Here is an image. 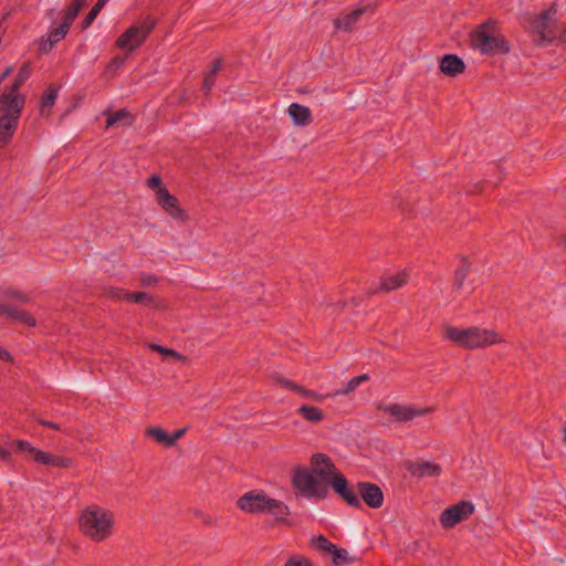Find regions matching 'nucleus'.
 <instances>
[{"label":"nucleus","instance_id":"dca6fc26","mask_svg":"<svg viewBox=\"0 0 566 566\" xmlns=\"http://www.w3.org/2000/svg\"><path fill=\"white\" fill-rule=\"evenodd\" d=\"M21 116L3 114L0 116V148L6 147L14 136Z\"/></svg>","mask_w":566,"mask_h":566},{"label":"nucleus","instance_id":"39448f33","mask_svg":"<svg viewBox=\"0 0 566 566\" xmlns=\"http://www.w3.org/2000/svg\"><path fill=\"white\" fill-rule=\"evenodd\" d=\"M318 479L308 468L300 465L293 470L292 485L303 497L324 500L329 494V485Z\"/></svg>","mask_w":566,"mask_h":566},{"label":"nucleus","instance_id":"473e14b6","mask_svg":"<svg viewBox=\"0 0 566 566\" xmlns=\"http://www.w3.org/2000/svg\"><path fill=\"white\" fill-rule=\"evenodd\" d=\"M368 380H369L368 374H361L357 377H354V378L349 379L346 384H344V386L340 389L335 391L334 396L348 395L349 392L355 391L359 385H361L363 382L368 381Z\"/></svg>","mask_w":566,"mask_h":566},{"label":"nucleus","instance_id":"ddd939ff","mask_svg":"<svg viewBox=\"0 0 566 566\" xmlns=\"http://www.w3.org/2000/svg\"><path fill=\"white\" fill-rule=\"evenodd\" d=\"M0 104L4 107V114L21 116L25 104V97L19 91L8 87L0 96Z\"/></svg>","mask_w":566,"mask_h":566},{"label":"nucleus","instance_id":"b1692460","mask_svg":"<svg viewBox=\"0 0 566 566\" xmlns=\"http://www.w3.org/2000/svg\"><path fill=\"white\" fill-rule=\"evenodd\" d=\"M114 296L118 298L123 297L133 303L145 304L146 306H154L155 304L154 297L146 292H126L123 290H117L114 293Z\"/></svg>","mask_w":566,"mask_h":566},{"label":"nucleus","instance_id":"2eb2a0df","mask_svg":"<svg viewBox=\"0 0 566 566\" xmlns=\"http://www.w3.org/2000/svg\"><path fill=\"white\" fill-rule=\"evenodd\" d=\"M271 379L276 385H279L280 387L289 389V390H293V391L300 394L304 398H311V399H314L316 401H322L324 399L323 395H319V394H317V392H315L313 390L306 389L303 386H300L296 382H294V381H292V380H290L287 378H284L279 373H273L271 375Z\"/></svg>","mask_w":566,"mask_h":566},{"label":"nucleus","instance_id":"8fccbe9b","mask_svg":"<svg viewBox=\"0 0 566 566\" xmlns=\"http://www.w3.org/2000/svg\"><path fill=\"white\" fill-rule=\"evenodd\" d=\"M11 451L4 447L0 446V458L4 461H9L11 459Z\"/></svg>","mask_w":566,"mask_h":566},{"label":"nucleus","instance_id":"6e6552de","mask_svg":"<svg viewBox=\"0 0 566 566\" xmlns=\"http://www.w3.org/2000/svg\"><path fill=\"white\" fill-rule=\"evenodd\" d=\"M474 513V505L470 501H460L448 506L440 514V524L450 530L461 522L467 521Z\"/></svg>","mask_w":566,"mask_h":566},{"label":"nucleus","instance_id":"393cba45","mask_svg":"<svg viewBox=\"0 0 566 566\" xmlns=\"http://www.w3.org/2000/svg\"><path fill=\"white\" fill-rule=\"evenodd\" d=\"M461 265L454 271L453 276V289L459 291L463 287V284L470 273L471 263L469 262L467 256L461 255Z\"/></svg>","mask_w":566,"mask_h":566},{"label":"nucleus","instance_id":"cd10ccee","mask_svg":"<svg viewBox=\"0 0 566 566\" xmlns=\"http://www.w3.org/2000/svg\"><path fill=\"white\" fill-rule=\"evenodd\" d=\"M57 94L59 88L54 84H50L41 98L40 112L42 115H45V112L53 107L56 102Z\"/></svg>","mask_w":566,"mask_h":566},{"label":"nucleus","instance_id":"4468645a","mask_svg":"<svg viewBox=\"0 0 566 566\" xmlns=\"http://www.w3.org/2000/svg\"><path fill=\"white\" fill-rule=\"evenodd\" d=\"M407 470L418 479L437 478L442 473V468L430 461H411L407 464Z\"/></svg>","mask_w":566,"mask_h":566},{"label":"nucleus","instance_id":"9d476101","mask_svg":"<svg viewBox=\"0 0 566 566\" xmlns=\"http://www.w3.org/2000/svg\"><path fill=\"white\" fill-rule=\"evenodd\" d=\"M379 409L387 413L391 421L395 422H407L430 411L428 408H416L400 403L384 405Z\"/></svg>","mask_w":566,"mask_h":566},{"label":"nucleus","instance_id":"864d4df0","mask_svg":"<svg viewBox=\"0 0 566 566\" xmlns=\"http://www.w3.org/2000/svg\"><path fill=\"white\" fill-rule=\"evenodd\" d=\"M559 40L566 43V28L560 32Z\"/></svg>","mask_w":566,"mask_h":566},{"label":"nucleus","instance_id":"09e8293b","mask_svg":"<svg viewBox=\"0 0 566 566\" xmlns=\"http://www.w3.org/2000/svg\"><path fill=\"white\" fill-rule=\"evenodd\" d=\"M142 282L145 285H151L157 283V276L153 274L144 275L142 277Z\"/></svg>","mask_w":566,"mask_h":566},{"label":"nucleus","instance_id":"aec40b11","mask_svg":"<svg viewBox=\"0 0 566 566\" xmlns=\"http://www.w3.org/2000/svg\"><path fill=\"white\" fill-rule=\"evenodd\" d=\"M287 113L296 126H308L313 122L311 109L298 103H292Z\"/></svg>","mask_w":566,"mask_h":566},{"label":"nucleus","instance_id":"20e7f679","mask_svg":"<svg viewBox=\"0 0 566 566\" xmlns=\"http://www.w3.org/2000/svg\"><path fill=\"white\" fill-rule=\"evenodd\" d=\"M444 336L454 345L467 349H474L501 343L502 339L493 329L480 328L476 326L459 328L447 326Z\"/></svg>","mask_w":566,"mask_h":566},{"label":"nucleus","instance_id":"412c9836","mask_svg":"<svg viewBox=\"0 0 566 566\" xmlns=\"http://www.w3.org/2000/svg\"><path fill=\"white\" fill-rule=\"evenodd\" d=\"M0 314L7 315L12 319L19 321L29 327H33L36 324L35 318L27 311L18 310L12 305H0Z\"/></svg>","mask_w":566,"mask_h":566},{"label":"nucleus","instance_id":"5701e85b","mask_svg":"<svg viewBox=\"0 0 566 566\" xmlns=\"http://www.w3.org/2000/svg\"><path fill=\"white\" fill-rule=\"evenodd\" d=\"M365 12L364 8H357L352 12L345 14L342 18H337L334 20V24L336 30L352 31L355 23L359 20V18Z\"/></svg>","mask_w":566,"mask_h":566},{"label":"nucleus","instance_id":"58836bf2","mask_svg":"<svg viewBox=\"0 0 566 566\" xmlns=\"http://www.w3.org/2000/svg\"><path fill=\"white\" fill-rule=\"evenodd\" d=\"M12 444H14L17 447V450L20 452H28L34 454L36 451V449L29 441L25 440H17L13 441Z\"/></svg>","mask_w":566,"mask_h":566},{"label":"nucleus","instance_id":"72a5a7b5","mask_svg":"<svg viewBox=\"0 0 566 566\" xmlns=\"http://www.w3.org/2000/svg\"><path fill=\"white\" fill-rule=\"evenodd\" d=\"M30 75H31V64H30V62H25L20 67L15 80L11 84L12 91H19L20 87L23 85V83L30 77Z\"/></svg>","mask_w":566,"mask_h":566},{"label":"nucleus","instance_id":"1a4fd4ad","mask_svg":"<svg viewBox=\"0 0 566 566\" xmlns=\"http://www.w3.org/2000/svg\"><path fill=\"white\" fill-rule=\"evenodd\" d=\"M270 496L264 491H249L237 501V506L249 514H261L266 512Z\"/></svg>","mask_w":566,"mask_h":566},{"label":"nucleus","instance_id":"0eeeda50","mask_svg":"<svg viewBox=\"0 0 566 566\" xmlns=\"http://www.w3.org/2000/svg\"><path fill=\"white\" fill-rule=\"evenodd\" d=\"M556 13V7L552 4L532 21L531 31L537 36L534 40L536 45H544L546 42H552L557 38V33L552 27Z\"/></svg>","mask_w":566,"mask_h":566},{"label":"nucleus","instance_id":"a211bd4d","mask_svg":"<svg viewBox=\"0 0 566 566\" xmlns=\"http://www.w3.org/2000/svg\"><path fill=\"white\" fill-rule=\"evenodd\" d=\"M440 70L448 76H457L464 72L465 63L457 54H446L440 60Z\"/></svg>","mask_w":566,"mask_h":566},{"label":"nucleus","instance_id":"5fc2aeb1","mask_svg":"<svg viewBox=\"0 0 566 566\" xmlns=\"http://www.w3.org/2000/svg\"><path fill=\"white\" fill-rule=\"evenodd\" d=\"M563 431H564V441L566 442V426L564 427Z\"/></svg>","mask_w":566,"mask_h":566},{"label":"nucleus","instance_id":"4c0bfd02","mask_svg":"<svg viewBox=\"0 0 566 566\" xmlns=\"http://www.w3.org/2000/svg\"><path fill=\"white\" fill-rule=\"evenodd\" d=\"M150 347L154 350H156V352H158L160 354L172 356V357L177 358L178 360H184L185 359V356H182L178 352H176L174 349H170V348H167V347H164L161 345L153 344Z\"/></svg>","mask_w":566,"mask_h":566},{"label":"nucleus","instance_id":"f3484780","mask_svg":"<svg viewBox=\"0 0 566 566\" xmlns=\"http://www.w3.org/2000/svg\"><path fill=\"white\" fill-rule=\"evenodd\" d=\"M407 282V274L406 273H397L390 276H387L381 280V282L375 286L370 287L367 292L368 295H373L379 292H390L394 290L399 289Z\"/></svg>","mask_w":566,"mask_h":566},{"label":"nucleus","instance_id":"bb28decb","mask_svg":"<svg viewBox=\"0 0 566 566\" xmlns=\"http://www.w3.org/2000/svg\"><path fill=\"white\" fill-rule=\"evenodd\" d=\"M265 513L274 515L279 522L287 523L286 516L290 514V510L283 502L270 497V503L266 505Z\"/></svg>","mask_w":566,"mask_h":566},{"label":"nucleus","instance_id":"c03bdc74","mask_svg":"<svg viewBox=\"0 0 566 566\" xmlns=\"http://www.w3.org/2000/svg\"><path fill=\"white\" fill-rule=\"evenodd\" d=\"M147 185L149 188L155 189L156 191L161 188H166L163 186L161 178L157 175H154L147 179Z\"/></svg>","mask_w":566,"mask_h":566},{"label":"nucleus","instance_id":"49530a36","mask_svg":"<svg viewBox=\"0 0 566 566\" xmlns=\"http://www.w3.org/2000/svg\"><path fill=\"white\" fill-rule=\"evenodd\" d=\"M186 428H181L175 431L172 434H170L171 447L177 442L178 439H180L186 433Z\"/></svg>","mask_w":566,"mask_h":566},{"label":"nucleus","instance_id":"f704fd0d","mask_svg":"<svg viewBox=\"0 0 566 566\" xmlns=\"http://www.w3.org/2000/svg\"><path fill=\"white\" fill-rule=\"evenodd\" d=\"M108 2V0H97V2L92 7L90 12L86 14V17L82 21V29H87L93 21L96 19L103 7Z\"/></svg>","mask_w":566,"mask_h":566},{"label":"nucleus","instance_id":"9b49d317","mask_svg":"<svg viewBox=\"0 0 566 566\" xmlns=\"http://www.w3.org/2000/svg\"><path fill=\"white\" fill-rule=\"evenodd\" d=\"M156 201L172 219L180 222L188 221L189 217L187 212L179 206L177 197L170 195L167 188H161L156 191Z\"/></svg>","mask_w":566,"mask_h":566},{"label":"nucleus","instance_id":"4be33fe9","mask_svg":"<svg viewBox=\"0 0 566 566\" xmlns=\"http://www.w3.org/2000/svg\"><path fill=\"white\" fill-rule=\"evenodd\" d=\"M104 115L106 116V128L118 125L130 126L134 122V116L125 108L118 109L114 113L105 111Z\"/></svg>","mask_w":566,"mask_h":566},{"label":"nucleus","instance_id":"f03ea898","mask_svg":"<svg viewBox=\"0 0 566 566\" xmlns=\"http://www.w3.org/2000/svg\"><path fill=\"white\" fill-rule=\"evenodd\" d=\"M114 514L102 506L90 505L78 518L80 531L94 542L107 539L114 527Z\"/></svg>","mask_w":566,"mask_h":566},{"label":"nucleus","instance_id":"79ce46f5","mask_svg":"<svg viewBox=\"0 0 566 566\" xmlns=\"http://www.w3.org/2000/svg\"><path fill=\"white\" fill-rule=\"evenodd\" d=\"M4 295L7 297H10V298H15V300H19L20 302L22 303H28L30 301L29 296L23 294L22 292L20 291H17V290H13V289H9L4 292Z\"/></svg>","mask_w":566,"mask_h":566},{"label":"nucleus","instance_id":"7ed1b4c3","mask_svg":"<svg viewBox=\"0 0 566 566\" xmlns=\"http://www.w3.org/2000/svg\"><path fill=\"white\" fill-rule=\"evenodd\" d=\"M470 42L471 46L483 55L507 54L511 51L506 38L497 31L493 20H488L473 30Z\"/></svg>","mask_w":566,"mask_h":566},{"label":"nucleus","instance_id":"3c124183","mask_svg":"<svg viewBox=\"0 0 566 566\" xmlns=\"http://www.w3.org/2000/svg\"><path fill=\"white\" fill-rule=\"evenodd\" d=\"M0 359L3 361H12V356L7 349L0 347Z\"/></svg>","mask_w":566,"mask_h":566},{"label":"nucleus","instance_id":"c9c22d12","mask_svg":"<svg viewBox=\"0 0 566 566\" xmlns=\"http://www.w3.org/2000/svg\"><path fill=\"white\" fill-rule=\"evenodd\" d=\"M333 564L335 566H343L345 564H352L357 560L356 557H350L348 555V552L345 548H338L336 546L335 551L333 552Z\"/></svg>","mask_w":566,"mask_h":566},{"label":"nucleus","instance_id":"c756f323","mask_svg":"<svg viewBox=\"0 0 566 566\" xmlns=\"http://www.w3.org/2000/svg\"><path fill=\"white\" fill-rule=\"evenodd\" d=\"M87 0H73L72 3L63 12L62 23H66L71 28L73 21L76 19L80 10L85 6Z\"/></svg>","mask_w":566,"mask_h":566},{"label":"nucleus","instance_id":"6ab92c4d","mask_svg":"<svg viewBox=\"0 0 566 566\" xmlns=\"http://www.w3.org/2000/svg\"><path fill=\"white\" fill-rule=\"evenodd\" d=\"M70 28L66 23H61L60 25L51 29L46 39H43L40 43V52L48 53L52 50V48L62 41L66 34L69 33Z\"/></svg>","mask_w":566,"mask_h":566},{"label":"nucleus","instance_id":"603ef678","mask_svg":"<svg viewBox=\"0 0 566 566\" xmlns=\"http://www.w3.org/2000/svg\"><path fill=\"white\" fill-rule=\"evenodd\" d=\"M220 69H221V60L217 59V60L213 61L212 67H211L209 73L216 75L220 71Z\"/></svg>","mask_w":566,"mask_h":566},{"label":"nucleus","instance_id":"f257e3e1","mask_svg":"<svg viewBox=\"0 0 566 566\" xmlns=\"http://www.w3.org/2000/svg\"><path fill=\"white\" fill-rule=\"evenodd\" d=\"M315 475L328 484L349 506L360 509L361 503L349 486L347 479L337 470L332 459L325 453H314L311 457V468Z\"/></svg>","mask_w":566,"mask_h":566},{"label":"nucleus","instance_id":"a18cd8bd","mask_svg":"<svg viewBox=\"0 0 566 566\" xmlns=\"http://www.w3.org/2000/svg\"><path fill=\"white\" fill-rule=\"evenodd\" d=\"M284 566H312L311 562L305 558H291L289 559Z\"/></svg>","mask_w":566,"mask_h":566},{"label":"nucleus","instance_id":"e433bc0d","mask_svg":"<svg viewBox=\"0 0 566 566\" xmlns=\"http://www.w3.org/2000/svg\"><path fill=\"white\" fill-rule=\"evenodd\" d=\"M312 545L319 551L329 553L331 555H333V552L336 548V545L329 542L324 535L313 537Z\"/></svg>","mask_w":566,"mask_h":566},{"label":"nucleus","instance_id":"a878e982","mask_svg":"<svg viewBox=\"0 0 566 566\" xmlns=\"http://www.w3.org/2000/svg\"><path fill=\"white\" fill-rule=\"evenodd\" d=\"M297 415H300L303 419L311 423H319L324 419V412L322 409L311 406V405H302L297 410Z\"/></svg>","mask_w":566,"mask_h":566},{"label":"nucleus","instance_id":"423d86ee","mask_svg":"<svg viewBox=\"0 0 566 566\" xmlns=\"http://www.w3.org/2000/svg\"><path fill=\"white\" fill-rule=\"evenodd\" d=\"M156 23L157 21L155 18L147 15L138 23L130 25L122 35H119L116 40V46L128 52L135 51L146 41Z\"/></svg>","mask_w":566,"mask_h":566},{"label":"nucleus","instance_id":"7c9ffc66","mask_svg":"<svg viewBox=\"0 0 566 566\" xmlns=\"http://www.w3.org/2000/svg\"><path fill=\"white\" fill-rule=\"evenodd\" d=\"M87 0H73L72 3L63 12L62 23H66L71 28L73 21L76 19L80 10L85 6Z\"/></svg>","mask_w":566,"mask_h":566},{"label":"nucleus","instance_id":"ea45409f","mask_svg":"<svg viewBox=\"0 0 566 566\" xmlns=\"http://www.w3.org/2000/svg\"><path fill=\"white\" fill-rule=\"evenodd\" d=\"M71 464V459L62 455H53L50 465L55 468H69Z\"/></svg>","mask_w":566,"mask_h":566},{"label":"nucleus","instance_id":"de8ad7c7","mask_svg":"<svg viewBox=\"0 0 566 566\" xmlns=\"http://www.w3.org/2000/svg\"><path fill=\"white\" fill-rule=\"evenodd\" d=\"M38 422L43 427H48V428H51L54 430H61L60 424L56 422L48 421V420H43V419H38Z\"/></svg>","mask_w":566,"mask_h":566},{"label":"nucleus","instance_id":"c85d7f7f","mask_svg":"<svg viewBox=\"0 0 566 566\" xmlns=\"http://www.w3.org/2000/svg\"><path fill=\"white\" fill-rule=\"evenodd\" d=\"M145 436L153 438L158 444L164 447H171L170 434L161 427H149L145 431Z\"/></svg>","mask_w":566,"mask_h":566},{"label":"nucleus","instance_id":"a19ab883","mask_svg":"<svg viewBox=\"0 0 566 566\" xmlns=\"http://www.w3.org/2000/svg\"><path fill=\"white\" fill-rule=\"evenodd\" d=\"M34 455V461L41 463V464H45V465H50L51 464V460H52V454L45 452V451H42V450H38L35 451V453L33 454Z\"/></svg>","mask_w":566,"mask_h":566},{"label":"nucleus","instance_id":"37998d69","mask_svg":"<svg viewBox=\"0 0 566 566\" xmlns=\"http://www.w3.org/2000/svg\"><path fill=\"white\" fill-rule=\"evenodd\" d=\"M214 82H216V75L214 74L208 73L205 76L203 83H202V90L205 91L206 95H208L210 93L212 86L214 85Z\"/></svg>","mask_w":566,"mask_h":566},{"label":"nucleus","instance_id":"f8f14e48","mask_svg":"<svg viewBox=\"0 0 566 566\" xmlns=\"http://www.w3.org/2000/svg\"><path fill=\"white\" fill-rule=\"evenodd\" d=\"M356 494L358 493L364 503L370 509H379L384 504V493L381 489L371 482H358L356 485Z\"/></svg>","mask_w":566,"mask_h":566},{"label":"nucleus","instance_id":"2f4dec72","mask_svg":"<svg viewBox=\"0 0 566 566\" xmlns=\"http://www.w3.org/2000/svg\"><path fill=\"white\" fill-rule=\"evenodd\" d=\"M87 0H73L72 3L63 12L62 23H66L71 28L73 21L76 19L80 10L85 6Z\"/></svg>","mask_w":566,"mask_h":566}]
</instances>
